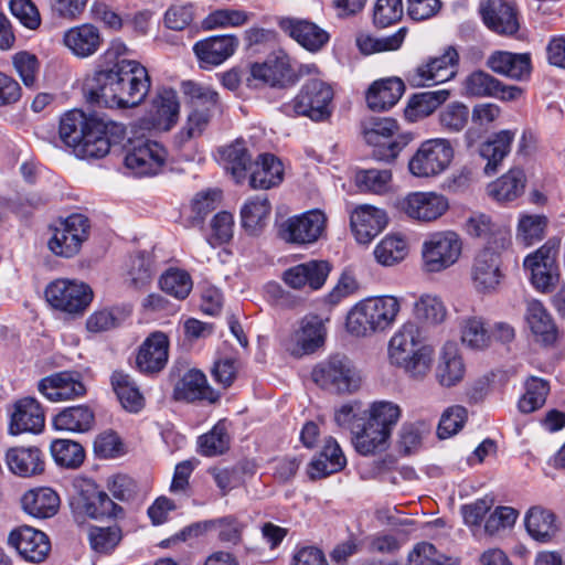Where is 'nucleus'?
Here are the masks:
<instances>
[{
  "mask_svg": "<svg viewBox=\"0 0 565 565\" xmlns=\"http://www.w3.org/2000/svg\"><path fill=\"white\" fill-rule=\"evenodd\" d=\"M249 185L253 189L268 190L284 180V164L271 153H262L250 166Z\"/></svg>",
  "mask_w": 565,
  "mask_h": 565,
  "instance_id": "nucleus-33",
  "label": "nucleus"
},
{
  "mask_svg": "<svg viewBox=\"0 0 565 565\" xmlns=\"http://www.w3.org/2000/svg\"><path fill=\"white\" fill-rule=\"evenodd\" d=\"M151 87L148 70L135 60H120L96 72L84 84L87 102L105 107H136Z\"/></svg>",
  "mask_w": 565,
  "mask_h": 565,
  "instance_id": "nucleus-1",
  "label": "nucleus"
},
{
  "mask_svg": "<svg viewBox=\"0 0 565 565\" xmlns=\"http://www.w3.org/2000/svg\"><path fill=\"white\" fill-rule=\"evenodd\" d=\"M297 81L291 66L290 57L278 51L269 55L264 63H255L250 66V76L247 78L249 86L269 85L282 87Z\"/></svg>",
  "mask_w": 565,
  "mask_h": 565,
  "instance_id": "nucleus-17",
  "label": "nucleus"
},
{
  "mask_svg": "<svg viewBox=\"0 0 565 565\" xmlns=\"http://www.w3.org/2000/svg\"><path fill=\"white\" fill-rule=\"evenodd\" d=\"M235 35L211 36L194 44L193 51L201 62V67L217 66L231 57L238 47Z\"/></svg>",
  "mask_w": 565,
  "mask_h": 565,
  "instance_id": "nucleus-28",
  "label": "nucleus"
},
{
  "mask_svg": "<svg viewBox=\"0 0 565 565\" xmlns=\"http://www.w3.org/2000/svg\"><path fill=\"white\" fill-rule=\"evenodd\" d=\"M45 415L34 397H23L13 405L9 430L12 435L38 434L44 428Z\"/></svg>",
  "mask_w": 565,
  "mask_h": 565,
  "instance_id": "nucleus-27",
  "label": "nucleus"
},
{
  "mask_svg": "<svg viewBox=\"0 0 565 565\" xmlns=\"http://www.w3.org/2000/svg\"><path fill=\"white\" fill-rule=\"evenodd\" d=\"M252 12L238 9H218L211 12L203 21L202 28L213 30L216 28H237L246 24L252 18Z\"/></svg>",
  "mask_w": 565,
  "mask_h": 565,
  "instance_id": "nucleus-59",
  "label": "nucleus"
},
{
  "mask_svg": "<svg viewBox=\"0 0 565 565\" xmlns=\"http://www.w3.org/2000/svg\"><path fill=\"white\" fill-rule=\"evenodd\" d=\"M525 319L536 341L551 344L556 340V327L540 301H527Z\"/></svg>",
  "mask_w": 565,
  "mask_h": 565,
  "instance_id": "nucleus-47",
  "label": "nucleus"
},
{
  "mask_svg": "<svg viewBox=\"0 0 565 565\" xmlns=\"http://www.w3.org/2000/svg\"><path fill=\"white\" fill-rule=\"evenodd\" d=\"M390 363L416 381L424 380L433 369L435 351L422 343L420 328L413 321L403 323L388 341Z\"/></svg>",
  "mask_w": 565,
  "mask_h": 565,
  "instance_id": "nucleus-2",
  "label": "nucleus"
},
{
  "mask_svg": "<svg viewBox=\"0 0 565 565\" xmlns=\"http://www.w3.org/2000/svg\"><path fill=\"white\" fill-rule=\"evenodd\" d=\"M311 376L321 388L340 395L352 394L362 384L360 371L344 355H334L319 363L313 367Z\"/></svg>",
  "mask_w": 565,
  "mask_h": 565,
  "instance_id": "nucleus-6",
  "label": "nucleus"
},
{
  "mask_svg": "<svg viewBox=\"0 0 565 565\" xmlns=\"http://www.w3.org/2000/svg\"><path fill=\"white\" fill-rule=\"evenodd\" d=\"M463 241L452 231L431 233L422 245V267L425 273H441L458 263L462 255Z\"/></svg>",
  "mask_w": 565,
  "mask_h": 565,
  "instance_id": "nucleus-5",
  "label": "nucleus"
},
{
  "mask_svg": "<svg viewBox=\"0 0 565 565\" xmlns=\"http://www.w3.org/2000/svg\"><path fill=\"white\" fill-rule=\"evenodd\" d=\"M152 260L143 254L130 258L126 274V281L136 289L148 286L153 278Z\"/></svg>",
  "mask_w": 565,
  "mask_h": 565,
  "instance_id": "nucleus-63",
  "label": "nucleus"
},
{
  "mask_svg": "<svg viewBox=\"0 0 565 565\" xmlns=\"http://www.w3.org/2000/svg\"><path fill=\"white\" fill-rule=\"evenodd\" d=\"M110 382L118 401L126 411L138 413L143 408L145 398L129 374L115 371L111 374Z\"/></svg>",
  "mask_w": 565,
  "mask_h": 565,
  "instance_id": "nucleus-48",
  "label": "nucleus"
},
{
  "mask_svg": "<svg viewBox=\"0 0 565 565\" xmlns=\"http://www.w3.org/2000/svg\"><path fill=\"white\" fill-rule=\"evenodd\" d=\"M458 53L448 47L441 56L416 67L408 75V82L416 87L433 86L451 79L457 73Z\"/></svg>",
  "mask_w": 565,
  "mask_h": 565,
  "instance_id": "nucleus-18",
  "label": "nucleus"
},
{
  "mask_svg": "<svg viewBox=\"0 0 565 565\" xmlns=\"http://www.w3.org/2000/svg\"><path fill=\"white\" fill-rule=\"evenodd\" d=\"M183 94L189 98L191 110L213 114L218 108V94L207 87L194 82H184L182 84Z\"/></svg>",
  "mask_w": 565,
  "mask_h": 565,
  "instance_id": "nucleus-51",
  "label": "nucleus"
},
{
  "mask_svg": "<svg viewBox=\"0 0 565 565\" xmlns=\"http://www.w3.org/2000/svg\"><path fill=\"white\" fill-rule=\"evenodd\" d=\"M159 285L162 291L181 300L189 296L192 289V279L186 271L170 268L162 274Z\"/></svg>",
  "mask_w": 565,
  "mask_h": 565,
  "instance_id": "nucleus-61",
  "label": "nucleus"
},
{
  "mask_svg": "<svg viewBox=\"0 0 565 565\" xmlns=\"http://www.w3.org/2000/svg\"><path fill=\"white\" fill-rule=\"evenodd\" d=\"M347 459L333 438L326 439L322 450L315 457L308 467L310 479L326 478L332 473L339 472L345 467Z\"/></svg>",
  "mask_w": 565,
  "mask_h": 565,
  "instance_id": "nucleus-37",
  "label": "nucleus"
},
{
  "mask_svg": "<svg viewBox=\"0 0 565 565\" xmlns=\"http://www.w3.org/2000/svg\"><path fill=\"white\" fill-rule=\"evenodd\" d=\"M94 424V412L87 405L66 407L53 418L56 430L70 433H86L93 428Z\"/></svg>",
  "mask_w": 565,
  "mask_h": 565,
  "instance_id": "nucleus-46",
  "label": "nucleus"
},
{
  "mask_svg": "<svg viewBox=\"0 0 565 565\" xmlns=\"http://www.w3.org/2000/svg\"><path fill=\"white\" fill-rule=\"evenodd\" d=\"M487 65L492 72L516 81L527 79L532 72L529 53L495 51L489 56Z\"/></svg>",
  "mask_w": 565,
  "mask_h": 565,
  "instance_id": "nucleus-32",
  "label": "nucleus"
},
{
  "mask_svg": "<svg viewBox=\"0 0 565 565\" xmlns=\"http://www.w3.org/2000/svg\"><path fill=\"white\" fill-rule=\"evenodd\" d=\"M179 111L177 92L171 88H161L151 100L148 120L153 128L167 131L177 124Z\"/></svg>",
  "mask_w": 565,
  "mask_h": 565,
  "instance_id": "nucleus-31",
  "label": "nucleus"
},
{
  "mask_svg": "<svg viewBox=\"0 0 565 565\" xmlns=\"http://www.w3.org/2000/svg\"><path fill=\"white\" fill-rule=\"evenodd\" d=\"M124 129L114 121L89 117L81 141L74 150V154L82 159H99L108 154L114 142L113 137Z\"/></svg>",
  "mask_w": 565,
  "mask_h": 565,
  "instance_id": "nucleus-11",
  "label": "nucleus"
},
{
  "mask_svg": "<svg viewBox=\"0 0 565 565\" xmlns=\"http://www.w3.org/2000/svg\"><path fill=\"white\" fill-rule=\"evenodd\" d=\"M409 565H459L457 557L447 556L433 544L422 542L415 545L408 556Z\"/></svg>",
  "mask_w": 565,
  "mask_h": 565,
  "instance_id": "nucleus-64",
  "label": "nucleus"
},
{
  "mask_svg": "<svg viewBox=\"0 0 565 565\" xmlns=\"http://www.w3.org/2000/svg\"><path fill=\"white\" fill-rule=\"evenodd\" d=\"M89 221L83 214H72L51 227L49 249L56 256L71 258L78 254L88 237Z\"/></svg>",
  "mask_w": 565,
  "mask_h": 565,
  "instance_id": "nucleus-9",
  "label": "nucleus"
},
{
  "mask_svg": "<svg viewBox=\"0 0 565 565\" xmlns=\"http://www.w3.org/2000/svg\"><path fill=\"white\" fill-rule=\"evenodd\" d=\"M226 170L232 174L237 183L245 180L247 170H250L253 162L247 151L245 142L236 140L222 150Z\"/></svg>",
  "mask_w": 565,
  "mask_h": 565,
  "instance_id": "nucleus-50",
  "label": "nucleus"
},
{
  "mask_svg": "<svg viewBox=\"0 0 565 565\" xmlns=\"http://www.w3.org/2000/svg\"><path fill=\"white\" fill-rule=\"evenodd\" d=\"M38 390L51 402L71 401L85 396L87 388L77 372L64 371L42 379Z\"/></svg>",
  "mask_w": 565,
  "mask_h": 565,
  "instance_id": "nucleus-21",
  "label": "nucleus"
},
{
  "mask_svg": "<svg viewBox=\"0 0 565 565\" xmlns=\"http://www.w3.org/2000/svg\"><path fill=\"white\" fill-rule=\"evenodd\" d=\"M484 245L475 256L471 278L477 291L491 294L498 290L503 279L501 255L508 248H495Z\"/></svg>",
  "mask_w": 565,
  "mask_h": 565,
  "instance_id": "nucleus-16",
  "label": "nucleus"
},
{
  "mask_svg": "<svg viewBox=\"0 0 565 565\" xmlns=\"http://www.w3.org/2000/svg\"><path fill=\"white\" fill-rule=\"evenodd\" d=\"M399 210L411 220L429 224L441 218L449 210V199L436 191H415L398 202Z\"/></svg>",
  "mask_w": 565,
  "mask_h": 565,
  "instance_id": "nucleus-10",
  "label": "nucleus"
},
{
  "mask_svg": "<svg viewBox=\"0 0 565 565\" xmlns=\"http://www.w3.org/2000/svg\"><path fill=\"white\" fill-rule=\"evenodd\" d=\"M10 471L20 477H32L44 470L43 454L36 447H13L6 454Z\"/></svg>",
  "mask_w": 565,
  "mask_h": 565,
  "instance_id": "nucleus-39",
  "label": "nucleus"
},
{
  "mask_svg": "<svg viewBox=\"0 0 565 565\" xmlns=\"http://www.w3.org/2000/svg\"><path fill=\"white\" fill-rule=\"evenodd\" d=\"M328 321L317 315L305 316L284 341L286 351L296 358L315 353L324 344Z\"/></svg>",
  "mask_w": 565,
  "mask_h": 565,
  "instance_id": "nucleus-14",
  "label": "nucleus"
},
{
  "mask_svg": "<svg viewBox=\"0 0 565 565\" xmlns=\"http://www.w3.org/2000/svg\"><path fill=\"white\" fill-rule=\"evenodd\" d=\"M469 108L460 102L446 105L438 114L440 128L449 134L461 131L468 124Z\"/></svg>",
  "mask_w": 565,
  "mask_h": 565,
  "instance_id": "nucleus-62",
  "label": "nucleus"
},
{
  "mask_svg": "<svg viewBox=\"0 0 565 565\" xmlns=\"http://www.w3.org/2000/svg\"><path fill=\"white\" fill-rule=\"evenodd\" d=\"M547 217L540 214H522L516 227V241L525 246L540 242L545 236Z\"/></svg>",
  "mask_w": 565,
  "mask_h": 565,
  "instance_id": "nucleus-54",
  "label": "nucleus"
},
{
  "mask_svg": "<svg viewBox=\"0 0 565 565\" xmlns=\"http://www.w3.org/2000/svg\"><path fill=\"white\" fill-rule=\"evenodd\" d=\"M450 96L449 90L439 89L413 95L404 109L407 121L416 122L430 116Z\"/></svg>",
  "mask_w": 565,
  "mask_h": 565,
  "instance_id": "nucleus-44",
  "label": "nucleus"
},
{
  "mask_svg": "<svg viewBox=\"0 0 565 565\" xmlns=\"http://www.w3.org/2000/svg\"><path fill=\"white\" fill-rule=\"evenodd\" d=\"M22 507L28 514L34 518H52L58 511L60 497L51 488L33 489L22 497Z\"/></svg>",
  "mask_w": 565,
  "mask_h": 565,
  "instance_id": "nucleus-42",
  "label": "nucleus"
},
{
  "mask_svg": "<svg viewBox=\"0 0 565 565\" xmlns=\"http://www.w3.org/2000/svg\"><path fill=\"white\" fill-rule=\"evenodd\" d=\"M466 231L470 236L486 239V245L495 248H509L511 235L508 230L493 223L489 215L472 214L466 222Z\"/></svg>",
  "mask_w": 565,
  "mask_h": 565,
  "instance_id": "nucleus-35",
  "label": "nucleus"
},
{
  "mask_svg": "<svg viewBox=\"0 0 565 565\" xmlns=\"http://www.w3.org/2000/svg\"><path fill=\"white\" fill-rule=\"evenodd\" d=\"M558 247V239H548L537 250L527 255L524 259L523 266L531 271L532 284L542 291L548 290L558 279L556 266Z\"/></svg>",
  "mask_w": 565,
  "mask_h": 565,
  "instance_id": "nucleus-15",
  "label": "nucleus"
},
{
  "mask_svg": "<svg viewBox=\"0 0 565 565\" xmlns=\"http://www.w3.org/2000/svg\"><path fill=\"white\" fill-rule=\"evenodd\" d=\"M352 232L360 244H369L387 224L384 210L369 204L355 207L350 216Z\"/></svg>",
  "mask_w": 565,
  "mask_h": 565,
  "instance_id": "nucleus-25",
  "label": "nucleus"
},
{
  "mask_svg": "<svg viewBox=\"0 0 565 565\" xmlns=\"http://www.w3.org/2000/svg\"><path fill=\"white\" fill-rule=\"evenodd\" d=\"M332 87L319 78H311L290 102L281 106V110L290 117L302 116L313 121H323L332 114Z\"/></svg>",
  "mask_w": 565,
  "mask_h": 565,
  "instance_id": "nucleus-4",
  "label": "nucleus"
},
{
  "mask_svg": "<svg viewBox=\"0 0 565 565\" xmlns=\"http://www.w3.org/2000/svg\"><path fill=\"white\" fill-rule=\"evenodd\" d=\"M51 452L56 463L66 468L79 467L85 458L82 445L70 439L54 440L51 444Z\"/></svg>",
  "mask_w": 565,
  "mask_h": 565,
  "instance_id": "nucleus-58",
  "label": "nucleus"
},
{
  "mask_svg": "<svg viewBox=\"0 0 565 565\" xmlns=\"http://www.w3.org/2000/svg\"><path fill=\"white\" fill-rule=\"evenodd\" d=\"M460 339L471 350H484L491 343V334L481 317H467L460 323Z\"/></svg>",
  "mask_w": 565,
  "mask_h": 565,
  "instance_id": "nucleus-52",
  "label": "nucleus"
},
{
  "mask_svg": "<svg viewBox=\"0 0 565 565\" xmlns=\"http://www.w3.org/2000/svg\"><path fill=\"white\" fill-rule=\"evenodd\" d=\"M271 204L265 194L248 198L241 207V224L248 235L257 236L267 226Z\"/></svg>",
  "mask_w": 565,
  "mask_h": 565,
  "instance_id": "nucleus-36",
  "label": "nucleus"
},
{
  "mask_svg": "<svg viewBox=\"0 0 565 565\" xmlns=\"http://www.w3.org/2000/svg\"><path fill=\"white\" fill-rule=\"evenodd\" d=\"M326 225V214L315 209L285 220L279 225L278 235L289 244H312L322 235Z\"/></svg>",
  "mask_w": 565,
  "mask_h": 565,
  "instance_id": "nucleus-13",
  "label": "nucleus"
},
{
  "mask_svg": "<svg viewBox=\"0 0 565 565\" xmlns=\"http://www.w3.org/2000/svg\"><path fill=\"white\" fill-rule=\"evenodd\" d=\"M352 441L358 452L371 455L384 450L390 438L388 430L381 428L367 418L363 425L352 427Z\"/></svg>",
  "mask_w": 565,
  "mask_h": 565,
  "instance_id": "nucleus-41",
  "label": "nucleus"
},
{
  "mask_svg": "<svg viewBox=\"0 0 565 565\" xmlns=\"http://www.w3.org/2000/svg\"><path fill=\"white\" fill-rule=\"evenodd\" d=\"M278 26L285 34L311 53L321 51L330 41V34L327 30L307 19L280 18Z\"/></svg>",
  "mask_w": 565,
  "mask_h": 565,
  "instance_id": "nucleus-20",
  "label": "nucleus"
},
{
  "mask_svg": "<svg viewBox=\"0 0 565 565\" xmlns=\"http://www.w3.org/2000/svg\"><path fill=\"white\" fill-rule=\"evenodd\" d=\"M525 188V174L521 169H511L491 182L488 194L498 202H510L519 198Z\"/></svg>",
  "mask_w": 565,
  "mask_h": 565,
  "instance_id": "nucleus-49",
  "label": "nucleus"
},
{
  "mask_svg": "<svg viewBox=\"0 0 565 565\" xmlns=\"http://www.w3.org/2000/svg\"><path fill=\"white\" fill-rule=\"evenodd\" d=\"M515 131L504 129L493 134L480 147V154L487 160L484 173L492 175L498 171L503 159L510 153Z\"/></svg>",
  "mask_w": 565,
  "mask_h": 565,
  "instance_id": "nucleus-40",
  "label": "nucleus"
},
{
  "mask_svg": "<svg viewBox=\"0 0 565 565\" xmlns=\"http://www.w3.org/2000/svg\"><path fill=\"white\" fill-rule=\"evenodd\" d=\"M465 372V364L456 344L446 343L436 369L438 382L446 387L454 386L463 379Z\"/></svg>",
  "mask_w": 565,
  "mask_h": 565,
  "instance_id": "nucleus-43",
  "label": "nucleus"
},
{
  "mask_svg": "<svg viewBox=\"0 0 565 565\" xmlns=\"http://www.w3.org/2000/svg\"><path fill=\"white\" fill-rule=\"evenodd\" d=\"M402 311V299L393 295L365 298L356 302L345 318L347 331L356 338H369L391 330Z\"/></svg>",
  "mask_w": 565,
  "mask_h": 565,
  "instance_id": "nucleus-3",
  "label": "nucleus"
},
{
  "mask_svg": "<svg viewBox=\"0 0 565 565\" xmlns=\"http://www.w3.org/2000/svg\"><path fill=\"white\" fill-rule=\"evenodd\" d=\"M77 487L81 489L82 508L89 518H118L122 514V508L105 491L99 490L93 481L82 480Z\"/></svg>",
  "mask_w": 565,
  "mask_h": 565,
  "instance_id": "nucleus-30",
  "label": "nucleus"
},
{
  "mask_svg": "<svg viewBox=\"0 0 565 565\" xmlns=\"http://www.w3.org/2000/svg\"><path fill=\"white\" fill-rule=\"evenodd\" d=\"M173 396L177 401H207L214 403L218 394L207 384L206 376L199 370L188 371L177 383Z\"/></svg>",
  "mask_w": 565,
  "mask_h": 565,
  "instance_id": "nucleus-34",
  "label": "nucleus"
},
{
  "mask_svg": "<svg viewBox=\"0 0 565 565\" xmlns=\"http://www.w3.org/2000/svg\"><path fill=\"white\" fill-rule=\"evenodd\" d=\"M356 186L362 192L385 194L392 189V171L388 169H366L356 172Z\"/></svg>",
  "mask_w": 565,
  "mask_h": 565,
  "instance_id": "nucleus-56",
  "label": "nucleus"
},
{
  "mask_svg": "<svg viewBox=\"0 0 565 565\" xmlns=\"http://www.w3.org/2000/svg\"><path fill=\"white\" fill-rule=\"evenodd\" d=\"M455 156L450 140L431 138L423 141L408 161L409 173L418 179H434L443 174Z\"/></svg>",
  "mask_w": 565,
  "mask_h": 565,
  "instance_id": "nucleus-7",
  "label": "nucleus"
},
{
  "mask_svg": "<svg viewBox=\"0 0 565 565\" xmlns=\"http://www.w3.org/2000/svg\"><path fill=\"white\" fill-rule=\"evenodd\" d=\"M47 303L55 310L76 317L82 316L93 301L92 288L78 280L58 278L44 291Z\"/></svg>",
  "mask_w": 565,
  "mask_h": 565,
  "instance_id": "nucleus-8",
  "label": "nucleus"
},
{
  "mask_svg": "<svg viewBox=\"0 0 565 565\" xmlns=\"http://www.w3.org/2000/svg\"><path fill=\"white\" fill-rule=\"evenodd\" d=\"M376 262L383 266H393L407 255V244L402 236L386 235L374 248Z\"/></svg>",
  "mask_w": 565,
  "mask_h": 565,
  "instance_id": "nucleus-55",
  "label": "nucleus"
},
{
  "mask_svg": "<svg viewBox=\"0 0 565 565\" xmlns=\"http://www.w3.org/2000/svg\"><path fill=\"white\" fill-rule=\"evenodd\" d=\"M330 266L323 260H310L286 269L282 274L284 282L292 289H320L329 275Z\"/></svg>",
  "mask_w": 565,
  "mask_h": 565,
  "instance_id": "nucleus-29",
  "label": "nucleus"
},
{
  "mask_svg": "<svg viewBox=\"0 0 565 565\" xmlns=\"http://www.w3.org/2000/svg\"><path fill=\"white\" fill-rule=\"evenodd\" d=\"M169 359V338L162 331L150 333L138 349L137 369L145 374L159 373Z\"/></svg>",
  "mask_w": 565,
  "mask_h": 565,
  "instance_id": "nucleus-23",
  "label": "nucleus"
},
{
  "mask_svg": "<svg viewBox=\"0 0 565 565\" xmlns=\"http://www.w3.org/2000/svg\"><path fill=\"white\" fill-rule=\"evenodd\" d=\"M524 522L527 533L537 542H550L558 532L555 514L542 507L531 508Z\"/></svg>",
  "mask_w": 565,
  "mask_h": 565,
  "instance_id": "nucleus-45",
  "label": "nucleus"
},
{
  "mask_svg": "<svg viewBox=\"0 0 565 565\" xmlns=\"http://www.w3.org/2000/svg\"><path fill=\"white\" fill-rule=\"evenodd\" d=\"M88 119L89 117H86L85 114L79 110H71L61 118L58 129L60 139L65 146L72 148L73 151L88 126Z\"/></svg>",
  "mask_w": 565,
  "mask_h": 565,
  "instance_id": "nucleus-53",
  "label": "nucleus"
},
{
  "mask_svg": "<svg viewBox=\"0 0 565 565\" xmlns=\"http://www.w3.org/2000/svg\"><path fill=\"white\" fill-rule=\"evenodd\" d=\"M104 43L99 29L92 23H83L67 29L63 34V44L78 58L96 54Z\"/></svg>",
  "mask_w": 565,
  "mask_h": 565,
  "instance_id": "nucleus-26",
  "label": "nucleus"
},
{
  "mask_svg": "<svg viewBox=\"0 0 565 565\" xmlns=\"http://www.w3.org/2000/svg\"><path fill=\"white\" fill-rule=\"evenodd\" d=\"M167 150L152 140H140L125 156L126 167L138 175L158 173L167 160Z\"/></svg>",
  "mask_w": 565,
  "mask_h": 565,
  "instance_id": "nucleus-19",
  "label": "nucleus"
},
{
  "mask_svg": "<svg viewBox=\"0 0 565 565\" xmlns=\"http://www.w3.org/2000/svg\"><path fill=\"white\" fill-rule=\"evenodd\" d=\"M398 124L390 117H372L363 124L365 141L374 148L373 157L380 161L394 160L402 150L396 141Z\"/></svg>",
  "mask_w": 565,
  "mask_h": 565,
  "instance_id": "nucleus-12",
  "label": "nucleus"
},
{
  "mask_svg": "<svg viewBox=\"0 0 565 565\" xmlns=\"http://www.w3.org/2000/svg\"><path fill=\"white\" fill-rule=\"evenodd\" d=\"M8 542L28 562L44 561L51 550L46 534L31 526H21L10 532Z\"/></svg>",
  "mask_w": 565,
  "mask_h": 565,
  "instance_id": "nucleus-24",
  "label": "nucleus"
},
{
  "mask_svg": "<svg viewBox=\"0 0 565 565\" xmlns=\"http://www.w3.org/2000/svg\"><path fill=\"white\" fill-rule=\"evenodd\" d=\"M499 79L487 72L476 71L462 83V94L468 97H492L498 95Z\"/></svg>",
  "mask_w": 565,
  "mask_h": 565,
  "instance_id": "nucleus-57",
  "label": "nucleus"
},
{
  "mask_svg": "<svg viewBox=\"0 0 565 565\" xmlns=\"http://www.w3.org/2000/svg\"><path fill=\"white\" fill-rule=\"evenodd\" d=\"M483 23L501 35H513L520 24L516 9L511 0H483L479 8Z\"/></svg>",
  "mask_w": 565,
  "mask_h": 565,
  "instance_id": "nucleus-22",
  "label": "nucleus"
},
{
  "mask_svg": "<svg viewBox=\"0 0 565 565\" xmlns=\"http://www.w3.org/2000/svg\"><path fill=\"white\" fill-rule=\"evenodd\" d=\"M404 90V82L398 77L376 81L366 93L367 106L377 111L386 110L399 100Z\"/></svg>",
  "mask_w": 565,
  "mask_h": 565,
  "instance_id": "nucleus-38",
  "label": "nucleus"
},
{
  "mask_svg": "<svg viewBox=\"0 0 565 565\" xmlns=\"http://www.w3.org/2000/svg\"><path fill=\"white\" fill-rule=\"evenodd\" d=\"M414 313L417 319L428 324H438L446 319L447 310L440 298L424 294L416 300Z\"/></svg>",
  "mask_w": 565,
  "mask_h": 565,
  "instance_id": "nucleus-60",
  "label": "nucleus"
}]
</instances>
